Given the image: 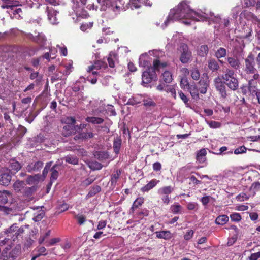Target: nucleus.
<instances>
[{
    "label": "nucleus",
    "mask_w": 260,
    "mask_h": 260,
    "mask_svg": "<svg viewBox=\"0 0 260 260\" xmlns=\"http://www.w3.org/2000/svg\"><path fill=\"white\" fill-rule=\"evenodd\" d=\"M254 56L251 53H249L247 58L245 59L244 71L247 77H252L251 79L256 81L259 78V75L257 69L254 67Z\"/></svg>",
    "instance_id": "7ed1b4c3"
},
{
    "label": "nucleus",
    "mask_w": 260,
    "mask_h": 260,
    "mask_svg": "<svg viewBox=\"0 0 260 260\" xmlns=\"http://www.w3.org/2000/svg\"><path fill=\"white\" fill-rule=\"evenodd\" d=\"M51 230H48L44 234L41 235L38 239V242L40 244H42L43 242H46V239L50 235Z\"/></svg>",
    "instance_id": "864d4df0"
},
{
    "label": "nucleus",
    "mask_w": 260,
    "mask_h": 260,
    "mask_svg": "<svg viewBox=\"0 0 260 260\" xmlns=\"http://www.w3.org/2000/svg\"><path fill=\"white\" fill-rule=\"evenodd\" d=\"M12 243L8 235L0 234V246Z\"/></svg>",
    "instance_id": "473e14b6"
},
{
    "label": "nucleus",
    "mask_w": 260,
    "mask_h": 260,
    "mask_svg": "<svg viewBox=\"0 0 260 260\" xmlns=\"http://www.w3.org/2000/svg\"><path fill=\"white\" fill-rule=\"evenodd\" d=\"M100 80L103 85L107 86L109 84L110 82L112 80V78L110 76L106 75L102 79H100Z\"/></svg>",
    "instance_id": "bf43d9fd"
},
{
    "label": "nucleus",
    "mask_w": 260,
    "mask_h": 260,
    "mask_svg": "<svg viewBox=\"0 0 260 260\" xmlns=\"http://www.w3.org/2000/svg\"><path fill=\"white\" fill-rule=\"evenodd\" d=\"M105 65L104 63L101 61H96L94 65L89 66L87 71L89 73L92 72L93 75H96V76L92 78L91 76H89L87 77V80L93 84L96 83L98 79L96 77H98L99 79H100L99 78L100 77H103L101 69L102 68H105Z\"/></svg>",
    "instance_id": "423d86ee"
},
{
    "label": "nucleus",
    "mask_w": 260,
    "mask_h": 260,
    "mask_svg": "<svg viewBox=\"0 0 260 260\" xmlns=\"http://www.w3.org/2000/svg\"><path fill=\"white\" fill-rule=\"evenodd\" d=\"M185 19L183 23L186 25L191 24L190 20L196 21L210 20L215 23H219L221 18L219 16H214V13L203 12L201 10L194 11L190 9L186 1H184L178 5L177 7L171 9L169 15L161 25L162 28L166 27L168 25L175 21Z\"/></svg>",
    "instance_id": "f257e3e1"
},
{
    "label": "nucleus",
    "mask_w": 260,
    "mask_h": 260,
    "mask_svg": "<svg viewBox=\"0 0 260 260\" xmlns=\"http://www.w3.org/2000/svg\"><path fill=\"white\" fill-rule=\"evenodd\" d=\"M155 234L158 238L168 240L171 238V234L169 231H157Z\"/></svg>",
    "instance_id": "cd10ccee"
},
{
    "label": "nucleus",
    "mask_w": 260,
    "mask_h": 260,
    "mask_svg": "<svg viewBox=\"0 0 260 260\" xmlns=\"http://www.w3.org/2000/svg\"><path fill=\"white\" fill-rule=\"evenodd\" d=\"M162 80L166 83H169L172 82V75L171 73L169 71H165L162 74Z\"/></svg>",
    "instance_id": "58836bf2"
},
{
    "label": "nucleus",
    "mask_w": 260,
    "mask_h": 260,
    "mask_svg": "<svg viewBox=\"0 0 260 260\" xmlns=\"http://www.w3.org/2000/svg\"><path fill=\"white\" fill-rule=\"evenodd\" d=\"M246 150L247 148L245 146H242L235 149L234 153L235 154H243L246 153Z\"/></svg>",
    "instance_id": "e2e57ef3"
},
{
    "label": "nucleus",
    "mask_w": 260,
    "mask_h": 260,
    "mask_svg": "<svg viewBox=\"0 0 260 260\" xmlns=\"http://www.w3.org/2000/svg\"><path fill=\"white\" fill-rule=\"evenodd\" d=\"M165 91L167 93H170L171 95L174 98H176V89L175 85H167L165 88Z\"/></svg>",
    "instance_id": "a18cd8bd"
},
{
    "label": "nucleus",
    "mask_w": 260,
    "mask_h": 260,
    "mask_svg": "<svg viewBox=\"0 0 260 260\" xmlns=\"http://www.w3.org/2000/svg\"><path fill=\"white\" fill-rule=\"evenodd\" d=\"M48 18L50 23L52 24H56L58 23L57 19L56 18V15L57 12L53 9L52 8H47V9Z\"/></svg>",
    "instance_id": "2eb2a0df"
},
{
    "label": "nucleus",
    "mask_w": 260,
    "mask_h": 260,
    "mask_svg": "<svg viewBox=\"0 0 260 260\" xmlns=\"http://www.w3.org/2000/svg\"><path fill=\"white\" fill-rule=\"evenodd\" d=\"M159 182V180H157L155 179H153L151 180L148 183H147L146 185L142 187L141 191L142 192H148L153 187H154L157 183Z\"/></svg>",
    "instance_id": "5701e85b"
},
{
    "label": "nucleus",
    "mask_w": 260,
    "mask_h": 260,
    "mask_svg": "<svg viewBox=\"0 0 260 260\" xmlns=\"http://www.w3.org/2000/svg\"><path fill=\"white\" fill-rule=\"evenodd\" d=\"M11 193L9 191L6 190H0V203L6 204L7 203L8 198L10 197Z\"/></svg>",
    "instance_id": "2f4dec72"
},
{
    "label": "nucleus",
    "mask_w": 260,
    "mask_h": 260,
    "mask_svg": "<svg viewBox=\"0 0 260 260\" xmlns=\"http://www.w3.org/2000/svg\"><path fill=\"white\" fill-rule=\"evenodd\" d=\"M93 26V22H89L83 23L80 26V29L84 32L86 31L88 29H91Z\"/></svg>",
    "instance_id": "4d7b16f0"
},
{
    "label": "nucleus",
    "mask_w": 260,
    "mask_h": 260,
    "mask_svg": "<svg viewBox=\"0 0 260 260\" xmlns=\"http://www.w3.org/2000/svg\"><path fill=\"white\" fill-rule=\"evenodd\" d=\"M88 167L93 170H98L102 168V164L96 161H90L88 163Z\"/></svg>",
    "instance_id": "a19ab883"
},
{
    "label": "nucleus",
    "mask_w": 260,
    "mask_h": 260,
    "mask_svg": "<svg viewBox=\"0 0 260 260\" xmlns=\"http://www.w3.org/2000/svg\"><path fill=\"white\" fill-rule=\"evenodd\" d=\"M66 162L73 165H77L78 164L79 159L76 156L72 155H68L65 157Z\"/></svg>",
    "instance_id": "c03bdc74"
},
{
    "label": "nucleus",
    "mask_w": 260,
    "mask_h": 260,
    "mask_svg": "<svg viewBox=\"0 0 260 260\" xmlns=\"http://www.w3.org/2000/svg\"><path fill=\"white\" fill-rule=\"evenodd\" d=\"M174 190V188L171 186H164L159 188L157 193L159 195H167L170 194Z\"/></svg>",
    "instance_id": "bb28decb"
},
{
    "label": "nucleus",
    "mask_w": 260,
    "mask_h": 260,
    "mask_svg": "<svg viewBox=\"0 0 260 260\" xmlns=\"http://www.w3.org/2000/svg\"><path fill=\"white\" fill-rule=\"evenodd\" d=\"M43 166V163L42 161H38L29 164L26 169L29 172H37L42 168Z\"/></svg>",
    "instance_id": "4468645a"
},
{
    "label": "nucleus",
    "mask_w": 260,
    "mask_h": 260,
    "mask_svg": "<svg viewBox=\"0 0 260 260\" xmlns=\"http://www.w3.org/2000/svg\"><path fill=\"white\" fill-rule=\"evenodd\" d=\"M177 53L179 55V60L183 64L188 63L192 60V52L185 43L180 45L177 48Z\"/></svg>",
    "instance_id": "0eeeda50"
},
{
    "label": "nucleus",
    "mask_w": 260,
    "mask_h": 260,
    "mask_svg": "<svg viewBox=\"0 0 260 260\" xmlns=\"http://www.w3.org/2000/svg\"><path fill=\"white\" fill-rule=\"evenodd\" d=\"M200 83L202 85V86L199 89V91L202 94H205L207 92V89L208 86V84L207 82H203L202 83L200 82Z\"/></svg>",
    "instance_id": "680f3d73"
},
{
    "label": "nucleus",
    "mask_w": 260,
    "mask_h": 260,
    "mask_svg": "<svg viewBox=\"0 0 260 260\" xmlns=\"http://www.w3.org/2000/svg\"><path fill=\"white\" fill-rule=\"evenodd\" d=\"M52 162H47L46 165L43 171V175L44 177H45L49 171V170L51 169L52 167H51Z\"/></svg>",
    "instance_id": "338daca9"
},
{
    "label": "nucleus",
    "mask_w": 260,
    "mask_h": 260,
    "mask_svg": "<svg viewBox=\"0 0 260 260\" xmlns=\"http://www.w3.org/2000/svg\"><path fill=\"white\" fill-rule=\"evenodd\" d=\"M214 84L216 90L219 92L221 96L225 99L227 96L225 86L224 83L222 81L221 79L218 77L216 78L214 80Z\"/></svg>",
    "instance_id": "9b49d317"
},
{
    "label": "nucleus",
    "mask_w": 260,
    "mask_h": 260,
    "mask_svg": "<svg viewBox=\"0 0 260 260\" xmlns=\"http://www.w3.org/2000/svg\"><path fill=\"white\" fill-rule=\"evenodd\" d=\"M260 257V251L252 253L249 257V260H257Z\"/></svg>",
    "instance_id": "774afa93"
},
{
    "label": "nucleus",
    "mask_w": 260,
    "mask_h": 260,
    "mask_svg": "<svg viewBox=\"0 0 260 260\" xmlns=\"http://www.w3.org/2000/svg\"><path fill=\"white\" fill-rule=\"evenodd\" d=\"M190 86L188 80L186 77H181L180 78V86L181 88L185 89H187L188 86Z\"/></svg>",
    "instance_id": "de8ad7c7"
},
{
    "label": "nucleus",
    "mask_w": 260,
    "mask_h": 260,
    "mask_svg": "<svg viewBox=\"0 0 260 260\" xmlns=\"http://www.w3.org/2000/svg\"><path fill=\"white\" fill-rule=\"evenodd\" d=\"M143 96L141 95H137L129 98L126 104L129 105H135L142 102Z\"/></svg>",
    "instance_id": "a878e982"
},
{
    "label": "nucleus",
    "mask_w": 260,
    "mask_h": 260,
    "mask_svg": "<svg viewBox=\"0 0 260 260\" xmlns=\"http://www.w3.org/2000/svg\"><path fill=\"white\" fill-rule=\"evenodd\" d=\"M208 68L212 72L217 71L219 69V65L215 59H211L208 61Z\"/></svg>",
    "instance_id": "7c9ffc66"
},
{
    "label": "nucleus",
    "mask_w": 260,
    "mask_h": 260,
    "mask_svg": "<svg viewBox=\"0 0 260 260\" xmlns=\"http://www.w3.org/2000/svg\"><path fill=\"white\" fill-rule=\"evenodd\" d=\"M187 89L193 99L198 100L199 99V89L194 83L190 84V86H188Z\"/></svg>",
    "instance_id": "f3484780"
},
{
    "label": "nucleus",
    "mask_w": 260,
    "mask_h": 260,
    "mask_svg": "<svg viewBox=\"0 0 260 260\" xmlns=\"http://www.w3.org/2000/svg\"><path fill=\"white\" fill-rule=\"evenodd\" d=\"M240 9L239 6H236L232 10V16L234 19H237L239 13L240 11Z\"/></svg>",
    "instance_id": "052dcab7"
},
{
    "label": "nucleus",
    "mask_w": 260,
    "mask_h": 260,
    "mask_svg": "<svg viewBox=\"0 0 260 260\" xmlns=\"http://www.w3.org/2000/svg\"><path fill=\"white\" fill-rule=\"evenodd\" d=\"M11 180V176L8 173L0 175V183L3 185H8Z\"/></svg>",
    "instance_id": "393cba45"
},
{
    "label": "nucleus",
    "mask_w": 260,
    "mask_h": 260,
    "mask_svg": "<svg viewBox=\"0 0 260 260\" xmlns=\"http://www.w3.org/2000/svg\"><path fill=\"white\" fill-rule=\"evenodd\" d=\"M55 167L56 166H54L50 169V171L51 172L50 177V185H51L52 182L57 179L58 176V172L56 169H55Z\"/></svg>",
    "instance_id": "ea45409f"
},
{
    "label": "nucleus",
    "mask_w": 260,
    "mask_h": 260,
    "mask_svg": "<svg viewBox=\"0 0 260 260\" xmlns=\"http://www.w3.org/2000/svg\"><path fill=\"white\" fill-rule=\"evenodd\" d=\"M108 154L106 152H98L95 154V157L100 161L106 160L108 157Z\"/></svg>",
    "instance_id": "49530a36"
},
{
    "label": "nucleus",
    "mask_w": 260,
    "mask_h": 260,
    "mask_svg": "<svg viewBox=\"0 0 260 260\" xmlns=\"http://www.w3.org/2000/svg\"><path fill=\"white\" fill-rule=\"evenodd\" d=\"M21 164L15 160H12L10 162V168L11 171L17 172L21 169Z\"/></svg>",
    "instance_id": "4c0bfd02"
},
{
    "label": "nucleus",
    "mask_w": 260,
    "mask_h": 260,
    "mask_svg": "<svg viewBox=\"0 0 260 260\" xmlns=\"http://www.w3.org/2000/svg\"><path fill=\"white\" fill-rule=\"evenodd\" d=\"M60 241V239L59 238H54L51 239L49 241H46L45 242V245L46 246H53L56 243H58Z\"/></svg>",
    "instance_id": "5fc2aeb1"
},
{
    "label": "nucleus",
    "mask_w": 260,
    "mask_h": 260,
    "mask_svg": "<svg viewBox=\"0 0 260 260\" xmlns=\"http://www.w3.org/2000/svg\"><path fill=\"white\" fill-rule=\"evenodd\" d=\"M131 3L132 7L136 9L140 8L143 4L147 6L152 5V3L149 0H132Z\"/></svg>",
    "instance_id": "6ab92c4d"
},
{
    "label": "nucleus",
    "mask_w": 260,
    "mask_h": 260,
    "mask_svg": "<svg viewBox=\"0 0 260 260\" xmlns=\"http://www.w3.org/2000/svg\"><path fill=\"white\" fill-rule=\"evenodd\" d=\"M191 78L194 80H198L200 77V73L199 70L195 68L190 71Z\"/></svg>",
    "instance_id": "09e8293b"
},
{
    "label": "nucleus",
    "mask_w": 260,
    "mask_h": 260,
    "mask_svg": "<svg viewBox=\"0 0 260 260\" xmlns=\"http://www.w3.org/2000/svg\"><path fill=\"white\" fill-rule=\"evenodd\" d=\"M144 203V198H138L133 203L132 209L134 210L135 208H138Z\"/></svg>",
    "instance_id": "603ef678"
},
{
    "label": "nucleus",
    "mask_w": 260,
    "mask_h": 260,
    "mask_svg": "<svg viewBox=\"0 0 260 260\" xmlns=\"http://www.w3.org/2000/svg\"><path fill=\"white\" fill-rule=\"evenodd\" d=\"M27 38L31 41L42 46L46 41L45 35L42 33H37L35 32V34H28Z\"/></svg>",
    "instance_id": "f8f14e48"
},
{
    "label": "nucleus",
    "mask_w": 260,
    "mask_h": 260,
    "mask_svg": "<svg viewBox=\"0 0 260 260\" xmlns=\"http://www.w3.org/2000/svg\"><path fill=\"white\" fill-rule=\"evenodd\" d=\"M86 120L88 122L97 124H101L104 122L103 118L96 117H88L86 118Z\"/></svg>",
    "instance_id": "72a5a7b5"
},
{
    "label": "nucleus",
    "mask_w": 260,
    "mask_h": 260,
    "mask_svg": "<svg viewBox=\"0 0 260 260\" xmlns=\"http://www.w3.org/2000/svg\"><path fill=\"white\" fill-rule=\"evenodd\" d=\"M69 208V205L66 203H63L58 206V209L60 211V212H63L68 210Z\"/></svg>",
    "instance_id": "0e129e2a"
},
{
    "label": "nucleus",
    "mask_w": 260,
    "mask_h": 260,
    "mask_svg": "<svg viewBox=\"0 0 260 260\" xmlns=\"http://www.w3.org/2000/svg\"><path fill=\"white\" fill-rule=\"evenodd\" d=\"M62 135L65 137H68L74 133L75 131V126L73 125L66 124L63 127Z\"/></svg>",
    "instance_id": "b1692460"
},
{
    "label": "nucleus",
    "mask_w": 260,
    "mask_h": 260,
    "mask_svg": "<svg viewBox=\"0 0 260 260\" xmlns=\"http://www.w3.org/2000/svg\"><path fill=\"white\" fill-rule=\"evenodd\" d=\"M142 101L146 107H154L156 105L155 103L149 97L143 96Z\"/></svg>",
    "instance_id": "e433bc0d"
},
{
    "label": "nucleus",
    "mask_w": 260,
    "mask_h": 260,
    "mask_svg": "<svg viewBox=\"0 0 260 260\" xmlns=\"http://www.w3.org/2000/svg\"><path fill=\"white\" fill-rule=\"evenodd\" d=\"M166 66V62L161 63L158 59L154 60L153 67H149L146 71L143 72L142 75V84L147 86L152 81L157 80L158 78L156 72H158L161 68Z\"/></svg>",
    "instance_id": "f03ea898"
},
{
    "label": "nucleus",
    "mask_w": 260,
    "mask_h": 260,
    "mask_svg": "<svg viewBox=\"0 0 260 260\" xmlns=\"http://www.w3.org/2000/svg\"><path fill=\"white\" fill-rule=\"evenodd\" d=\"M224 83L232 90L238 89L239 82L236 75L232 70L228 69L224 74L222 76Z\"/></svg>",
    "instance_id": "39448f33"
},
{
    "label": "nucleus",
    "mask_w": 260,
    "mask_h": 260,
    "mask_svg": "<svg viewBox=\"0 0 260 260\" xmlns=\"http://www.w3.org/2000/svg\"><path fill=\"white\" fill-rule=\"evenodd\" d=\"M148 54L145 53L141 54L139 59V64L140 67H148L150 64V62L147 60Z\"/></svg>",
    "instance_id": "4be33fe9"
},
{
    "label": "nucleus",
    "mask_w": 260,
    "mask_h": 260,
    "mask_svg": "<svg viewBox=\"0 0 260 260\" xmlns=\"http://www.w3.org/2000/svg\"><path fill=\"white\" fill-rule=\"evenodd\" d=\"M256 84V81H254L253 79H249L248 81V90L250 93L256 94L258 102L260 104V92H257Z\"/></svg>",
    "instance_id": "ddd939ff"
},
{
    "label": "nucleus",
    "mask_w": 260,
    "mask_h": 260,
    "mask_svg": "<svg viewBox=\"0 0 260 260\" xmlns=\"http://www.w3.org/2000/svg\"><path fill=\"white\" fill-rule=\"evenodd\" d=\"M74 217L76 219L78 224L80 225L84 224L86 221V216L81 214H76Z\"/></svg>",
    "instance_id": "37998d69"
},
{
    "label": "nucleus",
    "mask_w": 260,
    "mask_h": 260,
    "mask_svg": "<svg viewBox=\"0 0 260 260\" xmlns=\"http://www.w3.org/2000/svg\"><path fill=\"white\" fill-rule=\"evenodd\" d=\"M24 231L23 227L19 228L17 224H13L5 230L4 234L8 235L11 242H15L16 240L22 237Z\"/></svg>",
    "instance_id": "6e6552de"
},
{
    "label": "nucleus",
    "mask_w": 260,
    "mask_h": 260,
    "mask_svg": "<svg viewBox=\"0 0 260 260\" xmlns=\"http://www.w3.org/2000/svg\"><path fill=\"white\" fill-rule=\"evenodd\" d=\"M9 260H14L18 257L21 252V246L20 244L11 243L6 248Z\"/></svg>",
    "instance_id": "9d476101"
},
{
    "label": "nucleus",
    "mask_w": 260,
    "mask_h": 260,
    "mask_svg": "<svg viewBox=\"0 0 260 260\" xmlns=\"http://www.w3.org/2000/svg\"><path fill=\"white\" fill-rule=\"evenodd\" d=\"M227 60L231 68L235 70H238L240 68V62L236 56L228 57Z\"/></svg>",
    "instance_id": "dca6fc26"
},
{
    "label": "nucleus",
    "mask_w": 260,
    "mask_h": 260,
    "mask_svg": "<svg viewBox=\"0 0 260 260\" xmlns=\"http://www.w3.org/2000/svg\"><path fill=\"white\" fill-rule=\"evenodd\" d=\"M94 134L91 131L79 133L75 136V140H87L93 137Z\"/></svg>",
    "instance_id": "a211bd4d"
},
{
    "label": "nucleus",
    "mask_w": 260,
    "mask_h": 260,
    "mask_svg": "<svg viewBox=\"0 0 260 260\" xmlns=\"http://www.w3.org/2000/svg\"><path fill=\"white\" fill-rule=\"evenodd\" d=\"M25 183L22 181H17L13 184L14 189L16 192H23L26 189H30V188H25Z\"/></svg>",
    "instance_id": "aec40b11"
},
{
    "label": "nucleus",
    "mask_w": 260,
    "mask_h": 260,
    "mask_svg": "<svg viewBox=\"0 0 260 260\" xmlns=\"http://www.w3.org/2000/svg\"><path fill=\"white\" fill-rule=\"evenodd\" d=\"M208 47L206 45H201L198 50V54L202 57H204L207 55L208 53Z\"/></svg>",
    "instance_id": "c9c22d12"
},
{
    "label": "nucleus",
    "mask_w": 260,
    "mask_h": 260,
    "mask_svg": "<svg viewBox=\"0 0 260 260\" xmlns=\"http://www.w3.org/2000/svg\"><path fill=\"white\" fill-rule=\"evenodd\" d=\"M101 191V187L99 185L94 186L89 190L88 193L86 196L87 198L93 197Z\"/></svg>",
    "instance_id": "f704fd0d"
},
{
    "label": "nucleus",
    "mask_w": 260,
    "mask_h": 260,
    "mask_svg": "<svg viewBox=\"0 0 260 260\" xmlns=\"http://www.w3.org/2000/svg\"><path fill=\"white\" fill-rule=\"evenodd\" d=\"M206 154L207 151L205 149H202L197 152L196 159L199 163L202 164L205 162Z\"/></svg>",
    "instance_id": "412c9836"
},
{
    "label": "nucleus",
    "mask_w": 260,
    "mask_h": 260,
    "mask_svg": "<svg viewBox=\"0 0 260 260\" xmlns=\"http://www.w3.org/2000/svg\"><path fill=\"white\" fill-rule=\"evenodd\" d=\"M208 124L209 125L210 127L212 128H219L221 125L220 122L215 121L208 122Z\"/></svg>",
    "instance_id": "69168bd1"
},
{
    "label": "nucleus",
    "mask_w": 260,
    "mask_h": 260,
    "mask_svg": "<svg viewBox=\"0 0 260 260\" xmlns=\"http://www.w3.org/2000/svg\"><path fill=\"white\" fill-rule=\"evenodd\" d=\"M121 146V139L120 137L117 136L114 138L113 141V149L116 154L119 152Z\"/></svg>",
    "instance_id": "c756f323"
},
{
    "label": "nucleus",
    "mask_w": 260,
    "mask_h": 260,
    "mask_svg": "<svg viewBox=\"0 0 260 260\" xmlns=\"http://www.w3.org/2000/svg\"><path fill=\"white\" fill-rule=\"evenodd\" d=\"M120 171H117L114 172L111 176V183L112 185H115L117 183V180L119 177Z\"/></svg>",
    "instance_id": "8fccbe9b"
},
{
    "label": "nucleus",
    "mask_w": 260,
    "mask_h": 260,
    "mask_svg": "<svg viewBox=\"0 0 260 260\" xmlns=\"http://www.w3.org/2000/svg\"><path fill=\"white\" fill-rule=\"evenodd\" d=\"M226 50L222 47H220L215 52V56L219 59L222 57H224L226 55Z\"/></svg>",
    "instance_id": "79ce46f5"
},
{
    "label": "nucleus",
    "mask_w": 260,
    "mask_h": 260,
    "mask_svg": "<svg viewBox=\"0 0 260 260\" xmlns=\"http://www.w3.org/2000/svg\"><path fill=\"white\" fill-rule=\"evenodd\" d=\"M86 2L87 0H72V8L77 17L85 18L87 17L88 13L84 9Z\"/></svg>",
    "instance_id": "1a4fd4ad"
},
{
    "label": "nucleus",
    "mask_w": 260,
    "mask_h": 260,
    "mask_svg": "<svg viewBox=\"0 0 260 260\" xmlns=\"http://www.w3.org/2000/svg\"><path fill=\"white\" fill-rule=\"evenodd\" d=\"M230 217L231 220L234 222L240 221L242 218L240 214L238 213H233L231 214L230 216Z\"/></svg>",
    "instance_id": "13d9d810"
},
{
    "label": "nucleus",
    "mask_w": 260,
    "mask_h": 260,
    "mask_svg": "<svg viewBox=\"0 0 260 260\" xmlns=\"http://www.w3.org/2000/svg\"><path fill=\"white\" fill-rule=\"evenodd\" d=\"M97 2L100 6L101 11H112L117 14L122 9L120 0H97Z\"/></svg>",
    "instance_id": "20e7f679"
},
{
    "label": "nucleus",
    "mask_w": 260,
    "mask_h": 260,
    "mask_svg": "<svg viewBox=\"0 0 260 260\" xmlns=\"http://www.w3.org/2000/svg\"><path fill=\"white\" fill-rule=\"evenodd\" d=\"M250 190L252 191L254 194H255L256 191L260 190V183L259 182L253 183L250 187Z\"/></svg>",
    "instance_id": "6e6d98bb"
},
{
    "label": "nucleus",
    "mask_w": 260,
    "mask_h": 260,
    "mask_svg": "<svg viewBox=\"0 0 260 260\" xmlns=\"http://www.w3.org/2000/svg\"><path fill=\"white\" fill-rule=\"evenodd\" d=\"M229 220V217L226 215L218 216L215 219V223L218 225H223L225 224Z\"/></svg>",
    "instance_id": "c85d7f7f"
},
{
    "label": "nucleus",
    "mask_w": 260,
    "mask_h": 260,
    "mask_svg": "<svg viewBox=\"0 0 260 260\" xmlns=\"http://www.w3.org/2000/svg\"><path fill=\"white\" fill-rule=\"evenodd\" d=\"M181 208V206L176 203L171 206L170 210L173 213L177 214L180 212Z\"/></svg>",
    "instance_id": "3c124183"
}]
</instances>
